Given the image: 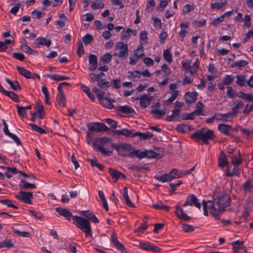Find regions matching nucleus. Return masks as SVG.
<instances>
[{"instance_id": "obj_1", "label": "nucleus", "mask_w": 253, "mask_h": 253, "mask_svg": "<svg viewBox=\"0 0 253 253\" xmlns=\"http://www.w3.org/2000/svg\"><path fill=\"white\" fill-rule=\"evenodd\" d=\"M115 144H113L111 139L107 137L96 138L92 142L93 149L100 152L103 155H109L115 149Z\"/></svg>"}, {"instance_id": "obj_2", "label": "nucleus", "mask_w": 253, "mask_h": 253, "mask_svg": "<svg viewBox=\"0 0 253 253\" xmlns=\"http://www.w3.org/2000/svg\"><path fill=\"white\" fill-rule=\"evenodd\" d=\"M219 189H216L213 193V200L215 202L216 206L218 208L221 214L226 211V209L230 206V197L225 193H219Z\"/></svg>"}, {"instance_id": "obj_3", "label": "nucleus", "mask_w": 253, "mask_h": 253, "mask_svg": "<svg viewBox=\"0 0 253 253\" xmlns=\"http://www.w3.org/2000/svg\"><path fill=\"white\" fill-rule=\"evenodd\" d=\"M115 149L120 156L132 158L136 157L137 150L133 148L129 144L126 143L115 144Z\"/></svg>"}, {"instance_id": "obj_4", "label": "nucleus", "mask_w": 253, "mask_h": 253, "mask_svg": "<svg viewBox=\"0 0 253 253\" xmlns=\"http://www.w3.org/2000/svg\"><path fill=\"white\" fill-rule=\"evenodd\" d=\"M191 137L196 141H202L204 143L208 144V141L213 140L215 135L212 130L202 128L196 131Z\"/></svg>"}, {"instance_id": "obj_5", "label": "nucleus", "mask_w": 253, "mask_h": 253, "mask_svg": "<svg viewBox=\"0 0 253 253\" xmlns=\"http://www.w3.org/2000/svg\"><path fill=\"white\" fill-rule=\"evenodd\" d=\"M202 205L203 206L204 214L205 216H208L209 213L208 211H209L210 213L215 217V219H218L219 218V215L221 214L219 211V209L215 205V202L214 200H208L207 202L204 200L202 201Z\"/></svg>"}, {"instance_id": "obj_6", "label": "nucleus", "mask_w": 253, "mask_h": 253, "mask_svg": "<svg viewBox=\"0 0 253 253\" xmlns=\"http://www.w3.org/2000/svg\"><path fill=\"white\" fill-rule=\"evenodd\" d=\"M73 218L76 222L77 226L85 233L86 236L91 235L92 229L88 220L78 216H74Z\"/></svg>"}, {"instance_id": "obj_7", "label": "nucleus", "mask_w": 253, "mask_h": 253, "mask_svg": "<svg viewBox=\"0 0 253 253\" xmlns=\"http://www.w3.org/2000/svg\"><path fill=\"white\" fill-rule=\"evenodd\" d=\"M114 50L115 52L113 54L114 56L122 58H126L128 55V45L124 42H117L115 45Z\"/></svg>"}, {"instance_id": "obj_8", "label": "nucleus", "mask_w": 253, "mask_h": 253, "mask_svg": "<svg viewBox=\"0 0 253 253\" xmlns=\"http://www.w3.org/2000/svg\"><path fill=\"white\" fill-rule=\"evenodd\" d=\"M136 152L137 154L136 158L139 159H142L144 158H146L147 159H153L158 158L160 156V154L159 153L155 152L152 150H146L144 151H141L137 150Z\"/></svg>"}, {"instance_id": "obj_9", "label": "nucleus", "mask_w": 253, "mask_h": 253, "mask_svg": "<svg viewBox=\"0 0 253 253\" xmlns=\"http://www.w3.org/2000/svg\"><path fill=\"white\" fill-rule=\"evenodd\" d=\"M138 246L140 249L147 252L152 251L155 253H160L162 252L161 248L150 242H139Z\"/></svg>"}, {"instance_id": "obj_10", "label": "nucleus", "mask_w": 253, "mask_h": 253, "mask_svg": "<svg viewBox=\"0 0 253 253\" xmlns=\"http://www.w3.org/2000/svg\"><path fill=\"white\" fill-rule=\"evenodd\" d=\"M15 197L27 204H32V202L31 199L33 198V193L31 192H22L20 191L19 194L16 195Z\"/></svg>"}, {"instance_id": "obj_11", "label": "nucleus", "mask_w": 253, "mask_h": 253, "mask_svg": "<svg viewBox=\"0 0 253 253\" xmlns=\"http://www.w3.org/2000/svg\"><path fill=\"white\" fill-rule=\"evenodd\" d=\"M89 130L99 132L100 131H106L109 129L107 126L101 123H94L90 126H88Z\"/></svg>"}, {"instance_id": "obj_12", "label": "nucleus", "mask_w": 253, "mask_h": 253, "mask_svg": "<svg viewBox=\"0 0 253 253\" xmlns=\"http://www.w3.org/2000/svg\"><path fill=\"white\" fill-rule=\"evenodd\" d=\"M187 206H195L198 209H200L201 207V204L198 202V199L194 194H191L187 197L183 206L186 207Z\"/></svg>"}, {"instance_id": "obj_13", "label": "nucleus", "mask_w": 253, "mask_h": 253, "mask_svg": "<svg viewBox=\"0 0 253 253\" xmlns=\"http://www.w3.org/2000/svg\"><path fill=\"white\" fill-rule=\"evenodd\" d=\"M111 240L113 245L121 251L122 253H127L125 247L118 240L117 235L115 232H113L112 234Z\"/></svg>"}, {"instance_id": "obj_14", "label": "nucleus", "mask_w": 253, "mask_h": 253, "mask_svg": "<svg viewBox=\"0 0 253 253\" xmlns=\"http://www.w3.org/2000/svg\"><path fill=\"white\" fill-rule=\"evenodd\" d=\"M51 44V41L49 39H46L43 37L37 38L33 44L35 47H39L40 45H44L49 47Z\"/></svg>"}, {"instance_id": "obj_15", "label": "nucleus", "mask_w": 253, "mask_h": 253, "mask_svg": "<svg viewBox=\"0 0 253 253\" xmlns=\"http://www.w3.org/2000/svg\"><path fill=\"white\" fill-rule=\"evenodd\" d=\"M152 99V96H148L146 94H145L137 98V100H140V105L143 108H146L150 104Z\"/></svg>"}, {"instance_id": "obj_16", "label": "nucleus", "mask_w": 253, "mask_h": 253, "mask_svg": "<svg viewBox=\"0 0 253 253\" xmlns=\"http://www.w3.org/2000/svg\"><path fill=\"white\" fill-rule=\"evenodd\" d=\"M89 68L90 71H93L97 68L98 62L97 57L94 54H90L88 57Z\"/></svg>"}, {"instance_id": "obj_17", "label": "nucleus", "mask_w": 253, "mask_h": 253, "mask_svg": "<svg viewBox=\"0 0 253 253\" xmlns=\"http://www.w3.org/2000/svg\"><path fill=\"white\" fill-rule=\"evenodd\" d=\"M80 214L86 217L87 220H90L93 221L94 223H96L99 222L98 219L96 217L95 214L89 211H83L80 212Z\"/></svg>"}, {"instance_id": "obj_18", "label": "nucleus", "mask_w": 253, "mask_h": 253, "mask_svg": "<svg viewBox=\"0 0 253 253\" xmlns=\"http://www.w3.org/2000/svg\"><path fill=\"white\" fill-rule=\"evenodd\" d=\"M16 68L21 76L27 79H34L35 74L32 73L30 71L19 66H17Z\"/></svg>"}, {"instance_id": "obj_19", "label": "nucleus", "mask_w": 253, "mask_h": 253, "mask_svg": "<svg viewBox=\"0 0 253 253\" xmlns=\"http://www.w3.org/2000/svg\"><path fill=\"white\" fill-rule=\"evenodd\" d=\"M55 211L59 215L65 217L67 220L70 221L72 214L69 210L65 208L57 207L55 209Z\"/></svg>"}, {"instance_id": "obj_20", "label": "nucleus", "mask_w": 253, "mask_h": 253, "mask_svg": "<svg viewBox=\"0 0 253 253\" xmlns=\"http://www.w3.org/2000/svg\"><path fill=\"white\" fill-rule=\"evenodd\" d=\"M175 213L176 216L180 219L188 221L191 219L190 216H188L184 213L183 210L179 208L178 206L175 207Z\"/></svg>"}, {"instance_id": "obj_21", "label": "nucleus", "mask_w": 253, "mask_h": 253, "mask_svg": "<svg viewBox=\"0 0 253 253\" xmlns=\"http://www.w3.org/2000/svg\"><path fill=\"white\" fill-rule=\"evenodd\" d=\"M244 107V104L242 100H236L231 105L232 112L236 115L239 113V109H242Z\"/></svg>"}, {"instance_id": "obj_22", "label": "nucleus", "mask_w": 253, "mask_h": 253, "mask_svg": "<svg viewBox=\"0 0 253 253\" xmlns=\"http://www.w3.org/2000/svg\"><path fill=\"white\" fill-rule=\"evenodd\" d=\"M155 178L158 181L166 182L171 181L172 180L174 179V177L173 175H172L170 172L169 173L165 174L162 175H155Z\"/></svg>"}, {"instance_id": "obj_23", "label": "nucleus", "mask_w": 253, "mask_h": 253, "mask_svg": "<svg viewBox=\"0 0 253 253\" xmlns=\"http://www.w3.org/2000/svg\"><path fill=\"white\" fill-rule=\"evenodd\" d=\"M198 93L196 91L187 92L184 95V98L187 103L191 104L194 103L197 98Z\"/></svg>"}, {"instance_id": "obj_24", "label": "nucleus", "mask_w": 253, "mask_h": 253, "mask_svg": "<svg viewBox=\"0 0 253 253\" xmlns=\"http://www.w3.org/2000/svg\"><path fill=\"white\" fill-rule=\"evenodd\" d=\"M218 130L225 135H230V131L232 130V126L227 124H219L218 126Z\"/></svg>"}, {"instance_id": "obj_25", "label": "nucleus", "mask_w": 253, "mask_h": 253, "mask_svg": "<svg viewBox=\"0 0 253 253\" xmlns=\"http://www.w3.org/2000/svg\"><path fill=\"white\" fill-rule=\"evenodd\" d=\"M117 111L118 113L127 114L134 113V110L132 108L127 105L120 106L118 107Z\"/></svg>"}, {"instance_id": "obj_26", "label": "nucleus", "mask_w": 253, "mask_h": 253, "mask_svg": "<svg viewBox=\"0 0 253 253\" xmlns=\"http://www.w3.org/2000/svg\"><path fill=\"white\" fill-rule=\"evenodd\" d=\"M139 136V138L142 140H147L150 138L152 137L154 135L153 133L150 132H146L145 133H142L140 132H136L134 133L132 135V136Z\"/></svg>"}, {"instance_id": "obj_27", "label": "nucleus", "mask_w": 253, "mask_h": 253, "mask_svg": "<svg viewBox=\"0 0 253 253\" xmlns=\"http://www.w3.org/2000/svg\"><path fill=\"white\" fill-rule=\"evenodd\" d=\"M237 79L236 84L239 86H245L247 84V80L246 76L244 75H237L235 77Z\"/></svg>"}, {"instance_id": "obj_28", "label": "nucleus", "mask_w": 253, "mask_h": 253, "mask_svg": "<svg viewBox=\"0 0 253 253\" xmlns=\"http://www.w3.org/2000/svg\"><path fill=\"white\" fill-rule=\"evenodd\" d=\"M123 196L125 200L126 204L128 206L130 207H133L134 206V204L131 202L128 197L127 188L126 187H124L123 189Z\"/></svg>"}, {"instance_id": "obj_29", "label": "nucleus", "mask_w": 253, "mask_h": 253, "mask_svg": "<svg viewBox=\"0 0 253 253\" xmlns=\"http://www.w3.org/2000/svg\"><path fill=\"white\" fill-rule=\"evenodd\" d=\"M100 103L105 108L108 109H112L114 106L112 104V101L109 100L108 97H104L99 100Z\"/></svg>"}, {"instance_id": "obj_30", "label": "nucleus", "mask_w": 253, "mask_h": 253, "mask_svg": "<svg viewBox=\"0 0 253 253\" xmlns=\"http://www.w3.org/2000/svg\"><path fill=\"white\" fill-rule=\"evenodd\" d=\"M180 27L181 30L179 32V37L181 38V41H182L187 33V29L188 27V23H181Z\"/></svg>"}, {"instance_id": "obj_31", "label": "nucleus", "mask_w": 253, "mask_h": 253, "mask_svg": "<svg viewBox=\"0 0 253 253\" xmlns=\"http://www.w3.org/2000/svg\"><path fill=\"white\" fill-rule=\"evenodd\" d=\"M182 103L178 101H176L175 103L174 108L172 110V113L175 116H178L181 111V108L182 106Z\"/></svg>"}, {"instance_id": "obj_32", "label": "nucleus", "mask_w": 253, "mask_h": 253, "mask_svg": "<svg viewBox=\"0 0 253 253\" xmlns=\"http://www.w3.org/2000/svg\"><path fill=\"white\" fill-rule=\"evenodd\" d=\"M115 133L118 135H124L126 136H129L133 137L132 135L133 133H132V132L128 129H123L122 130H116L115 131Z\"/></svg>"}, {"instance_id": "obj_33", "label": "nucleus", "mask_w": 253, "mask_h": 253, "mask_svg": "<svg viewBox=\"0 0 253 253\" xmlns=\"http://www.w3.org/2000/svg\"><path fill=\"white\" fill-rule=\"evenodd\" d=\"M46 77L56 81H61L65 80H68L69 79V78L67 77L62 76L57 74H48L46 75Z\"/></svg>"}, {"instance_id": "obj_34", "label": "nucleus", "mask_w": 253, "mask_h": 253, "mask_svg": "<svg viewBox=\"0 0 253 253\" xmlns=\"http://www.w3.org/2000/svg\"><path fill=\"white\" fill-rule=\"evenodd\" d=\"M228 164L226 156L221 152L218 159V166L220 168H224Z\"/></svg>"}, {"instance_id": "obj_35", "label": "nucleus", "mask_w": 253, "mask_h": 253, "mask_svg": "<svg viewBox=\"0 0 253 253\" xmlns=\"http://www.w3.org/2000/svg\"><path fill=\"white\" fill-rule=\"evenodd\" d=\"M57 101L59 105L61 107H65L66 105V99L62 92H58L57 96Z\"/></svg>"}, {"instance_id": "obj_36", "label": "nucleus", "mask_w": 253, "mask_h": 253, "mask_svg": "<svg viewBox=\"0 0 253 253\" xmlns=\"http://www.w3.org/2000/svg\"><path fill=\"white\" fill-rule=\"evenodd\" d=\"M253 181L252 180L249 179L243 185V188L245 192H252V190L253 189Z\"/></svg>"}, {"instance_id": "obj_37", "label": "nucleus", "mask_w": 253, "mask_h": 253, "mask_svg": "<svg viewBox=\"0 0 253 253\" xmlns=\"http://www.w3.org/2000/svg\"><path fill=\"white\" fill-rule=\"evenodd\" d=\"M5 81L13 90H17L20 89V85L17 81H12L8 78H5Z\"/></svg>"}, {"instance_id": "obj_38", "label": "nucleus", "mask_w": 253, "mask_h": 253, "mask_svg": "<svg viewBox=\"0 0 253 253\" xmlns=\"http://www.w3.org/2000/svg\"><path fill=\"white\" fill-rule=\"evenodd\" d=\"M109 172L110 174L111 175L113 179H115V182H117L118 179L120 178V174H121V172L118 170H116L112 168H110L109 169Z\"/></svg>"}, {"instance_id": "obj_39", "label": "nucleus", "mask_w": 253, "mask_h": 253, "mask_svg": "<svg viewBox=\"0 0 253 253\" xmlns=\"http://www.w3.org/2000/svg\"><path fill=\"white\" fill-rule=\"evenodd\" d=\"M37 109V110L35 113H36V115H38L40 119H43L45 117V114L43 106L42 105L38 104Z\"/></svg>"}, {"instance_id": "obj_40", "label": "nucleus", "mask_w": 253, "mask_h": 253, "mask_svg": "<svg viewBox=\"0 0 253 253\" xmlns=\"http://www.w3.org/2000/svg\"><path fill=\"white\" fill-rule=\"evenodd\" d=\"M151 113L154 115V117L156 119H160L162 116L166 114L165 110H160L158 109H152Z\"/></svg>"}, {"instance_id": "obj_41", "label": "nucleus", "mask_w": 253, "mask_h": 253, "mask_svg": "<svg viewBox=\"0 0 253 253\" xmlns=\"http://www.w3.org/2000/svg\"><path fill=\"white\" fill-rule=\"evenodd\" d=\"M14 244L12 240H4L0 242V248H10L13 247Z\"/></svg>"}, {"instance_id": "obj_42", "label": "nucleus", "mask_w": 253, "mask_h": 253, "mask_svg": "<svg viewBox=\"0 0 253 253\" xmlns=\"http://www.w3.org/2000/svg\"><path fill=\"white\" fill-rule=\"evenodd\" d=\"M153 207L157 210H164L167 211H169L170 209L169 207L164 205L161 201H160L157 204H154Z\"/></svg>"}, {"instance_id": "obj_43", "label": "nucleus", "mask_w": 253, "mask_h": 253, "mask_svg": "<svg viewBox=\"0 0 253 253\" xmlns=\"http://www.w3.org/2000/svg\"><path fill=\"white\" fill-rule=\"evenodd\" d=\"M91 7L93 9H102L104 7V4L101 0H97L92 3Z\"/></svg>"}, {"instance_id": "obj_44", "label": "nucleus", "mask_w": 253, "mask_h": 253, "mask_svg": "<svg viewBox=\"0 0 253 253\" xmlns=\"http://www.w3.org/2000/svg\"><path fill=\"white\" fill-rule=\"evenodd\" d=\"M132 30L130 28H127L126 30L123 31L121 33V40L123 41L126 40L130 37V33Z\"/></svg>"}, {"instance_id": "obj_45", "label": "nucleus", "mask_w": 253, "mask_h": 253, "mask_svg": "<svg viewBox=\"0 0 253 253\" xmlns=\"http://www.w3.org/2000/svg\"><path fill=\"white\" fill-rule=\"evenodd\" d=\"M92 91L96 93V96L98 99L99 101L103 98H104V96L105 94L104 91H102L100 89L98 88L97 87H94L92 88Z\"/></svg>"}, {"instance_id": "obj_46", "label": "nucleus", "mask_w": 253, "mask_h": 253, "mask_svg": "<svg viewBox=\"0 0 253 253\" xmlns=\"http://www.w3.org/2000/svg\"><path fill=\"white\" fill-rule=\"evenodd\" d=\"M98 86L102 88H107L111 85L110 83L103 79H99L97 82Z\"/></svg>"}, {"instance_id": "obj_47", "label": "nucleus", "mask_w": 253, "mask_h": 253, "mask_svg": "<svg viewBox=\"0 0 253 253\" xmlns=\"http://www.w3.org/2000/svg\"><path fill=\"white\" fill-rule=\"evenodd\" d=\"M21 48L23 51H24L26 53H28L29 54H37L38 53V51L36 50H33L30 46H28L26 44L22 45L21 46Z\"/></svg>"}, {"instance_id": "obj_48", "label": "nucleus", "mask_w": 253, "mask_h": 253, "mask_svg": "<svg viewBox=\"0 0 253 253\" xmlns=\"http://www.w3.org/2000/svg\"><path fill=\"white\" fill-rule=\"evenodd\" d=\"M227 90V95L228 97L234 98L237 97V91L233 89L231 86H228Z\"/></svg>"}, {"instance_id": "obj_49", "label": "nucleus", "mask_w": 253, "mask_h": 253, "mask_svg": "<svg viewBox=\"0 0 253 253\" xmlns=\"http://www.w3.org/2000/svg\"><path fill=\"white\" fill-rule=\"evenodd\" d=\"M227 3V1L225 0L221 2H214L212 3L211 4V7L212 9H215L216 10H219L221 8H222Z\"/></svg>"}, {"instance_id": "obj_50", "label": "nucleus", "mask_w": 253, "mask_h": 253, "mask_svg": "<svg viewBox=\"0 0 253 253\" xmlns=\"http://www.w3.org/2000/svg\"><path fill=\"white\" fill-rule=\"evenodd\" d=\"M234 79L235 77L233 75H227L222 80V82L225 85H229L233 82Z\"/></svg>"}, {"instance_id": "obj_51", "label": "nucleus", "mask_w": 253, "mask_h": 253, "mask_svg": "<svg viewBox=\"0 0 253 253\" xmlns=\"http://www.w3.org/2000/svg\"><path fill=\"white\" fill-rule=\"evenodd\" d=\"M239 157L237 158V157H232V164H233L235 167L239 166L240 165L242 162L243 159L241 156L240 153L239 154Z\"/></svg>"}, {"instance_id": "obj_52", "label": "nucleus", "mask_w": 253, "mask_h": 253, "mask_svg": "<svg viewBox=\"0 0 253 253\" xmlns=\"http://www.w3.org/2000/svg\"><path fill=\"white\" fill-rule=\"evenodd\" d=\"M248 64H249V62H248L246 60H242L236 61V62H234V64H232V67H238L239 68H241L242 67H245Z\"/></svg>"}, {"instance_id": "obj_53", "label": "nucleus", "mask_w": 253, "mask_h": 253, "mask_svg": "<svg viewBox=\"0 0 253 253\" xmlns=\"http://www.w3.org/2000/svg\"><path fill=\"white\" fill-rule=\"evenodd\" d=\"M163 57L165 60L168 63H171L172 59V55L169 52V50L166 49L163 52Z\"/></svg>"}, {"instance_id": "obj_54", "label": "nucleus", "mask_w": 253, "mask_h": 253, "mask_svg": "<svg viewBox=\"0 0 253 253\" xmlns=\"http://www.w3.org/2000/svg\"><path fill=\"white\" fill-rule=\"evenodd\" d=\"M170 173L175 178L181 177L183 176V170H180L175 169H172Z\"/></svg>"}, {"instance_id": "obj_55", "label": "nucleus", "mask_w": 253, "mask_h": 253, "mask_svg": "<svg viewBox=\"0 0 253 253\" xmlns=\"http://www.w3.org/2000/svg\"><path fill=\"white\" fill-rule=\"evenodd\" d=\"M0 203L6 205L8 207L13 208L15 209H18V207L13 204L12 201L8 199L1 200Z\"/></svg>"}, {"instance_id": "obj_56", "label": "nucleus", "mask_w": 253, "mask_h": 253, "mask_svg": "<svg viewBox=\"0 0 253 253\" xmlns=\"http://www.w3.org/2000/svg\"><path fill=\"white\" fill-rule=\"evenodd\" d=\"M112 55L109 53H107L102 56L100 58V60L104 63L107 64L110 62L112 58Z\"/></svg>"}, {"instance_id": "obj_57", "label": "nucleus", "mask_w": 253, "mask_h": 253, "mask_svg": "<svg viewBox=\"0 0 253 253\" xmlns=\"http://www.w3.org/2000/svg\"><path fill=\"white\" fill-rule=\"evenodd\" d=\"M178 91L175 90L174 91L172 94L171 96L165 101L166 102L168 103L169 104H171V103L177 98L178 95Z\"/></svg>"}, {"instance_id": "obj_58", "label": "nucleus", "mask_w": 253, "mask_h": 253, "mask_svg": "<svg viewBox=\"0 0 253 253\" xmlns=\"http://www.w3.org/2000/svg\"><path fill=\"white\" fill-rule=\"evenodd\" d=\"M87 161L90 162V165L92 167H96L99 169L101 170L103 169V166L98 163L96 160L88 159Z\"/></svg>"}, {"instance_id": "obj_59", "label": "nucleus", "mask_w": 253, "mask_h": 253, "mask_svg": "<svg viewBox=\"0 0 253 253\" xmlns=\"http://www.w3.org/2000/svg\"><path fill=\"white\" fill-rule=\"evenodd\" d=\"M93 40V37L90 34H86L83 38V41L85 45L90 43Z\"/></svg>"}, {"instance_id": "obj_60", "label": "nucleus", "mask_w": 253, "mask_h": 253, "mask_svg": "<svg viewBox=\"0 0 253 253\" xmlns=\"http://www.w3.org/2000/svg\"><path fill=\"white\" fill-rule=\"evenodd\" d=\"M181 225L182 227V230L185 232H191L193 231L194 230V227L191 225L182 223Z\"/></svg>"}, {"instance_id": "obj_61", "label": "nucleus", "mask_w": 253, "mask_h": 253, "mask_svg": "<svg viewBox=\"0 0 253 253\" xmlns=\"http://www.w3.org/2000/svg\"><path fill=\"white\" fill-rule=\"evenodd\" d=\"M16 107L17 109L18 114L21 117L26 118V112L24 110V108L20 106L19 105H16Z\"/></svg>"}, {"instance_id": "obj_62", "label": "nucleus", "mask_w": 253, "mask_h": 253, "mask_svg": "<svg viewBox=\"0 0 253 253\" xmlns=\"http://www.w3.org/2000/svg\"><path fill=\"white\" fill-rule=\"evenodd\" d=\"M204 107V105L203 103L199 101L196 104V108L197 109L194 112V113L196 114L197 115H201L202 111H203V108Z\"/></svg>"}, {"instance_id": "obj_63", "label": "nucleus", "mask_w": 253, "mask_h": 253, "mask_svg": "<svg viewBox=\"0 0 253 253\" xmlns=\"http://www.w3.org/2000/svg\"><path fill=\"white\" fill-rule=\"evenodd\" d=\"M234 253H247V249L245 247H237L236 246H233Z\"/></svg>"}, {"instance_id": "obj_64", "label": "nucleus", "mask_w": 253, "mask_h": 253, "mask_svg": "<svg viewBox=\"0 0 253 253\" xmlns=\"http://www.w3.org/2000/svg\"><path fill=\"white\" fill-rule=\"evenodd\" d=\"M195 7L193 4H186L183 8V13H188L194 10Z\"/></svg>"}]
</instances>
